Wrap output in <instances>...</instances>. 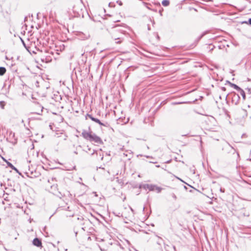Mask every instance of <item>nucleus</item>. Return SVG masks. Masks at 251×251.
<instances>
[{
  "label": "nucleus",
  "mask_w": 251,
  "mask_h": 251,
  "mask_svg": "<svg viewBox=\"0 0 251 251\" xmlns=\"http://www.w3.org/2000/svg\"><path fill=\"white\" fill-rule=\"evenodd\" d=\"M22 42H23V45H24V46H25V48H26V47L25 44L24 42L23 41H22Z\"/></svg>",
  "instance_id": "4be33fe9"
},
{
  "label": "nucleus",
  "mask_w": 251,
  "mask_h": 251,
  "mask_svg": "<svg viewBox=\"0 0 251 251\" xmlns=\"http://www.w3.org/2000/svg\"><path fill=\"white\" fill-rule=\"evenodd\" d=\"M12 169H13V170L16 171L17 172H18V169L16 168H15V167H14V168H13Z\"/></svg>",
  "instance_id": "aec40b11"
},
{
  "label": "nucleus",
  "mask_w": 251,
  "mask_h": 251,
  "mask_svg": "<svg viewBox=\"0 0 251 251\" xmlns=\"http://www.w3.org/2000/svg\"><path fill=\"white\" fill-rule=\"evenodd\" d=\"M162 189V188L159 187L156 185V187H155V188H154V190H156L157 193H160Z\"/></svg>",
  "instance_id": "9b49d317"
},
{
  "label": "nucleus",
  "mask_w": 251,
  "mask_h": 251,
  "mask_svg": "<svg viewBox=\"0 0 251 251\" xmlns=\"http://www.w3.org/2000/svg\"><path fill=\"white\" fill-rule=\"evenodd\" d=\"M172 196L175 200H176V196L174 193L172 194Z\"/></svg>",
  "instance_id": "4468645a"
},
{
  "label": "nucleus",
  "mask_w": 251,
  "mask_h": 251,
  "mask_svg": "<svg viewBox=\"0 0 251 251\" xmlns=\"http://www.w3.org/2000/svg\"><path fill=\"white\" fill-rule=\"evenodd\" d=\"M6 70L5 67H0V75L2 76L6 73Z\"/></svg>",
  "instance_id": "0eeeda50"
},
{
  "label": "nucleus",
  "mask_w": 251,
  "mask_h": 251,
  "mask_svg": "<svg viewBox=\"0 0 251 251\" xmlns=\"http://www.w3.org/2000/svg\"><path fill=\"white\" fill-rule=\"evenodd\" d=\"M158 240L157 241V243L159 245H160L163 241L162 239L159 237H158Z\"/></svg>",
  "instance_id": "f8f14e48"
},
{
  "label": "nucleus",
  "mask_w": 251,
  "mask_h": 251,
  "mask_svg": "<svg viewBox=\"0 0 251 251\" xmlns=\"http://www.w3.org/2000/svg\"><path fill=\"white\" fill-rule=\"evenodd\" d=\"M123 248L118 243H114L112 245V251H122Z\"/></svg>",
  "instance_id": "7ed1b4c3"
},
{
  "label": "nucleus",
  "mask_w": 251,
  "mask_h": 251,
  "mask_svg": "<svg viewBox=\"0 0 251 251\" xmlns=\"http://www.w3.org/2000/svg\"><path fill=\"white\" fill-rule=\"evenodd\" d=\"M170 4V1L168 0H163L162 1V4L164 6H168Z\"/></svg>",
  "instance_id": "6e6552de"
},
{
  "label": "nucleus",
  "mask_w": 251,
  "mask_h": 251,
  "mask_svg": "<svg viewBox=\"0 0 251 251\" xmlns=\"http://www.w3.org/2000/svg\"><path fill=\"white\" fill-rule=\"evenodd\" d=\"M144 4L146 5V7L151 10V8L149 7V6H148V5H149V3H144Z\"/></svg>",
  "instance_id": "dca6fc26"
},
{
  "label": "nucleus",
  "mask_w": 251,
  "mask_h": 251,
  "mask_svg": "<svg viewBox=\"0 0 251 251\" xmlns=\"http://www.w3.org/2000/svg\"><path fill=\"white\" fill-rule=\"evenodd\" d=\"M147 158H150L151 157L150 156H146Z\"/></svg>",
  "instance_id": "b1692460"
},
{
  "label": "nucleus",
  "mask_w": 251,
  "mask_h": 251,
  "mask_svg": "<svg viewBox=\"0 0 251 251\" xmlns=\"http://www.w3.org/2000/svg\"><path fill=\"white\" fill-rule=\"evenodd\" d=\"M7 13L8 14H10V12H7Z\"/></svg>",
  "instance_id": "393cba45"
},
{
  "label": "nucleus",
  "mask_w": 251,
  "mask_h": 251,
  "mask_svg": "<svg viewBox=\"0 0 251 251\" xmlns=\"http://www.w3.org/2000/svg\"><path fill=\"white\" fill-rule=\"evenodd\" d=\"M155 187L156 185L152 184H147L144 185V188L148 189L150 191H154Z\"/></svg>",
  "instance_id": "423d86ee"
},
{
  "label": "nucleus",
  "mask_w": 251,
  "mask_h": 251,
  "mask_svg": "<svg viewBox=\"0 0 251 251\" xmlns=\"http://www.w3.org/2000/svg\"><path fill=\"white\" fill-rule=\"evenodd\" d=\"M239 91L240 92V95L242 96L243 100H245L246 99V95L245 92L242 89H241V90H240Z\"/></svg>",
  "instance_id": "1a4fd4ad"
},
{
  "label": "nucleus",
  "mask_w": 251,
  "mask_h": 251,
  "mask_svg": "<svg viewBox=\"0 0 251 251\" xmlns=\"http://www.w3.org/2000/svg\"><path fill=\"white\" fill-rule=\"evenodd\" d=\"M117 3H118V4L120 6L122 5L123 3L121 1L118 0L117 1Z\"/></svg>",
  "instance_id": "2eb2a0df"
},
{
  "label": "nucleus",
  "mask_w": 251,
  "mask_h": 251,
  "mask_svg": "<svg viewBox=\"0 0 251 251\" xmlns=\"http://www.w3.org/2000/svg\"><path fill=\"white\" fill-rule=\"evenodd\" d=\"M220 192H222V193H224V192H225V189H223V188H221H221H220Z\"/></svg>",
  "instance_id": "f3484780"
},
{
  "label": "nucleus",
  "mask_w": 251,
  "mask_h": 251,
  "mask_svg": "<svg viewBox=\"0 0 251 251\" xmlns=\"http://www.w3.org/2000/svg\"><path fill=\"white\" fill-rule=\"evenodd\" d=\"M75 154H77V153L76 151H75Z\"/></svg>",
  "instance_id": "c85d7f7f"
},
{
  "label": "nucleus",
  "mask_w": 251,
  "mask_h": 251,
  "mask_svg": "<svg viewBox=\"0 0 251 251\" xmlns=\"http://www.w3.org/2000/svg\"><path fill=\"white\" fill-rule=\"evenodd\" d=\"M41 61L43 62H45L44 58H41Z\"/></svg>",
  "instance_id": "5701e85b"
},
{
  "label": "nucleus",
  "mask_w": 251,
  "mask_h": 251,
  "mask_svg": "<svg viewBox=\"0 0 251 251\" xmlns=\"http://www.w3.org/2000/svg\"><path fill=\"white\" fill-rule=\"evenodd\" d=\"M33 244L38 247L42 246V242L41 240L37 238H35L33 240Z\"/></svg>",
  "instance_id": "39448f33"
},
{
  "label": "nucleus",
  "mask_w": 251,
  "mask_h": 251,
  "mask_svg": "<svg viewBox=\"0 0 251 251\" xmlns=\"http://www.w3.org/2000/svg\"><path fill=\"white\" fill-rule=\"evenodd\" d=\"M230 84H231V86L232 87H233L235 89H236L238 91H239L240 90H241V88L237 85L233 84V83H230Z\"/></svg>",
  "instance_id": "9d476101"
},
{
  "label": "nucleus",
  "mask_w": 251,
  "mask_h": 251,
  "mask_svg": "<svg viewBox=\"0 0 251 251\" xmlns=\"http://www.w3.org/2000/svg\"><path fill=\"white\" fill-rule=\"evenodd\" d=\"M247 90L249 93L251 94V88H247Z\"/></svg>",
  "instance_id": "a211bd4d"
},
{
  "label": "nucleus",
  "mask_w": 251,
  "mask_h": 251,
  "mask_svg": "<svg viewBox=\"0 0 251 251\" xmlns=\"http://www.w3.org/2000/svg\"><path fill=\"white\" fill-rule=\"evenodd\" d=\"M56 187V186H54V185H53L52 186H51V187Z\"/></svg>",
  "instance_id": "a878e982"
},
{
  "label": "nucleus",
  "mask_w": 251,
  "mask_h": 251,
  "mask_svg": "<svg viewBox=\"0 0 251 251\" xmlns=\"http://www.w3.org/2000/svg\"><path fill=\"white\" fill-rule=\"evenodd\" d=\"M111 37L116 41V43L120 44L124 39V34L123 30L121 29L120 26L116 25L112 27L109 31Z\"/></svg>",
  "instance_id": "f257e3e1"
},
{
  "label": "nucleus",
  "mask_w": 251,
  "mask_h": 251,
  "mask_svg": "<svg viewBox=\"0 0 251 251\" xmlns=\"http://www.w3.org/2000/svg\"><path fill=\"white\" fill-rule=\"evenodd\" d=\"M156 167H160V166H159V165H157V166H156Z\"/></svg>",
  "instance_id": "cd10ccee"
},
{
  "label": "nucleus",
  "mask_w": 251,
  "mask_h": 251,
  "mask_svg": "<svg viewBox=\"0 0 251 251\" xmlns=\"http://www.w3.org/2000/svg\"><path fill=\"white\" fill-rule=\"evenodd\" d=\"M3 103L2 101H0V104L1 105V107H2V108H4V105L3 104H2V103Z\"/></svg>",
  "instance_id": "6ab92c4d"
},
{
  "label": "nucleus",
  "mask_w": 251,
  "mask_h": 251,
  "mask_svg": "<svg viewBox=\"0 0 251 251\" xmlns=\"http://www.w3.org/2000/svg\"><path fill=\"white\" fill-rule=\"evenodd\" d=\"M225 89H226V88L225 87L223 88V90H225Z\"/></svg>",
  "instance_id": "bb28decb"
},
{
  "label": "nucleus",
  "mask_w": 251,
  "mask_h": 251,
  "mask_svg": "<svg viewBox=\"0 0 251 251\" xmlns=\"http://www.w3.org/2000/svg\"><path fill=\"white\" fill-rule=\"evenodd\" d=\"M82 137L86 140H89L90 142H94L97 144H102L103 141L101 138L92 132H88L83 130L82 132Z\"/></svg>",
  "instance_id": "f03ea898"
},
{
  "label": "nucleus",
  "mask_w": 251,
  "mask_h": 251,
  "mask_svg": "<svg viewBox=\"0 0 251 251\" xmlns=\"http://www.w3.org/2000/svg\"><path fill=\"white\" fill-rule=\"evenodd\" d=\"M248 23L251 25V18L249 19V21H248Z\"/></svg>",
  "instance_id": "412c9836"
},
{
  "label": "nucleus",
  "mask_w": 251,
  "mask_h": 251,
  "mask_svg": "<svg viewBox=\"0 0 251 251\" xmlns=\"http://www.w3.org/2000/svg\"><path fill=\"white\" fill-rule=\"evenodd\" d=\"M87 116L89 117L93 121L99 124L100 125L106 126L104 124L102 123L98 119L93 117L91 115L87 114Z\"/></svg>",
  "instance_id": "20e7f679"
},
{
  "label": "nucleus",
  "mask_w": 251,
  "mask_h": 251,
  "mask_svg": "<svg viewBox=\"0 0 251 251\" xmlns=\"http://www.w3.org/2000/svg\"><path fill=\"white\" fill-rule=\"evenodd\" d=\"M148 29H149V30H150V27H148Z\"/></svg>",
  "instance_id": "c756f323"
},
{
  "label": "nucleus",
  "mask_w": 251,
  "mask_h": 251,
  "mask_svg": "<svg viewBox=\"0 0 251 251\" xmlns=\"http://www.w3.org/2000/svg\"><path fill=\"white\" fill-rule=\"evenodd\" d=\"M7 164L8 166L10 168H11V169H12V168H14V166H13V165L11 163H10V162H7Z\"/></svg>",
  "instance_id": "ddd939ff"
}]
</instances>
